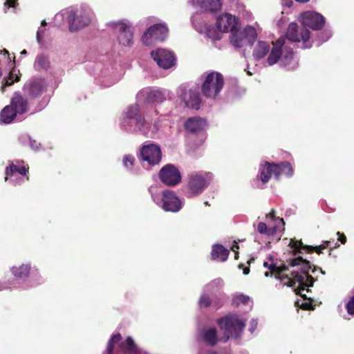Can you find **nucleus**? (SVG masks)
Wrapping results in <instances>:
<instances>
[{
    "mask_svg": "<svg viewBox=\"0 0 354 354\" xmlns=\"http://www.w3.org/2000/svg\"><path fill=\"white\" fill-rule=\"evenodd\" d=\"M290 42H301L300 47L304 49L311 48L312 41L310 39L309 30L303 27L299 31L297 24L290 23L286 37H281L275 42H272L273 46L266 59L269 66L275 64L281 59V66L288 70L297 68L298 63L294 59L292 48L288 46Z\"/></svg>",
    "mask_w": 354,
    "mask_h": 354,
    "instance_id": "f257e3e1",
    "label": "nucleus"
},
{
    "mask_svg": "<svg viewBox=\"0 0 354 354\" xmlns=\"http://www.w3.org/2000/svg\"><path fill=\"white\" fill-rule=\"evenodd\" d=\"M263 265L271 270V274L274 273L275 278L279 279L284 286L293 288L297 294L301 296V291L313 284L314 279L309 274L311 264L301 257L290 259L288 266H269L268 262H264Z\"/></svg>",
    "mask_w": 354,
    "mask_h": 354,
    "instance_id": "f03ea898",
    "label": "nucleus"
},
{
    "mask_svg": "<svg viewBox=\"0 0 354 354\" xmlns=\"http://www.w3.org/2000/svg\"><path fill=\"white\" fill-rule=\"evenodd\" d=\"M246 319L236 315L232 314L218 320L220 328L223 331V336L218 337L215 328H204L201 337L209 346H214L218 341L227 342L230 337L237 338L240 336L245 326Z\"/></svg>",
    "mask_w": 354,
    "mask_h": 354,
    "instance_id": "7ed1b4c3",
    "label": "nucleus"
},
{
    "mask_svg": "<svg viewBox=\"0 0 354 354\" xmlns=\"http://www.w3.org/2000/svg\"><path fill=\"white\" fill-rule=\"evenodd\" d=\"M189 3L198 10L192 16V24L198 32L202 33L206 29L207 20L221 9V0H190Z\"/></svg>",
    "mask_w": 354,
    "mask_h": 354,
    "instance_id": "20e7f679",
    "label": "nucleus"
},
{
    "mask_svg": "<svg viewBox=\"0 0 354 354\" xmlns=\"http://www.w3.org/2000/svg\"><path fill=\"white\" fill-rule=\"evenodd\" d=\"M55 17H65L69 24L70 31L75 32L91 23L95 19V14L88 5L82 4L75 10H64Z\"/></svg>",
    "mask_w": 354,
    "mask_h": 354,
    "instance_id": "39448f33",
    "label": "nucleus"
},
{
    "mask_svg": "<svg viewBox=\"0 0 354 354\" xmlns=\"http://www.w3.org/2000/svg\"><path fill=\"white\" fill-rule=\"evenodd\" d=\"M216 20V28H210L206 23V29L202 32L205 33L207 37L213 40H218L221 38V32H233L237 26V19L231 14L216 12L213 15Z\"/></svg>",
    "mask_w": 354,
    "mask_h": 354,
    "instance_id": "423d86ee",
    "label": "nucleus"
},
{
    "mask_svg": "<svg viewBox=\"0 0 354 354\" xmlns=\"http://www.w3.org/2000/svg\"><path fill=\"white\" fill-rule=\"evenodd\" d=\"M29 109L27 100L19 93H15L10 104L3 108L1 112V120L5 124L13 121L17 115H22Z\"/></svg>",
    "mask_w": 354,
    "mask_h": 354,
    "instance_id": "0eeeda50",
    "label": "nucleus"
},
{
    "mask_svg": "<svg viewBox=\"0 0 354 354\" xmlns=\"http://www.w3.org/2000/svg\"><path fill=\"white\" fill-rule=\"evenodd\" d=\"M139 113L140 107L138 104L129 106L121 122L122 128L132 133L147 134L148 131L142 127L145 124V118H142Z\"/></svg>",
    "mask_w": 354,
    "mask_h": 354,
    "instance_id": "6e6552de",
    "label": "nucleus"
},
{
    "mask_svg": "<svg viewBox=\"0 0 354 354\" xmlns=\"http://www.w3.org/2000/svg\"><path fill=\"white\" fill-rule=\"evenodd\" d=\"M155 187H151L149 192L155 203L166 212H178L183 207V201L170 190H165L161 194L153 193Z\"/></svg>",
    "mask_w": 354,
    "mask_h": 354,
    "instance_id": "1a4fd4ad",
    "label": "nucleus"
},
{
    "mask_svg": "<svg viewBox=\"0 0 354 354\" xmlns=\"http://www.w3.org/2000/svg\"><path fill=\"white\" fill-rule=\"evenodd\" d=\"M212 179L213 175L210 172L198 171L191 174L187 185V196L191 198L201 194Z\"/></svg>",
    "mask_w": 354,
    "mask_h": 354,
    "instance_id": "9d476101",
    "label": "nucleus"
},
{
    "mask_svg": "<svg viewBox=\"0 0 354 354\" xmlns=\"http://www.w3.org/2000/svg\"><path fill=\"white\" fill-rule=\"evenodd\" d=\"M224 85L223 75L218 72L207 75L202 85L203 94L209 98L215 99L221 93Z\"/></svg>",
    "mask_w": 354,
    "mask_h": 354,
    "instance_id": "9b49d317",
    "label": "nucleus"
},
{
    "mask_svg": "<svg viewBox=\"0 0 354 354\" xmlns=\"http://www.w3.org/2000/svg\"><path fill=\"white\" fill-rule=\"evenodd\" d=\"M257 37L256 29L248 26L242 30H234L230 37L231 44L237 48L246 45L252 46Z\"/></svg>",
    "mask_w": 354,
    "mask_h": 354,
    "instance_id": "f8f14e48",
    "label": "nucleus"
},
{
    "mask_svg": "<svg viewBox=\"0 0 354 354\" xmlns=\"http://www.w3.org/2000/svg\"><path fill=\"white\" fill-rule=\"evenodd\" d=\"M266 223L260 222L257 225V230L261 234L273 235L281 231V228L285 225L283 219L276 216L274 210L266 215Z\"/></svg>",
    "mask_w": 354,
    "mask_h": 354,
    "instance_id": "ddd939ff",
    "label": "nucleus"
},
{
    "mask_svg": "<svg viewBox=\"0 0 354 354\" xmlns=\"http://www.w3.org/2000/svg\"><path fill=\"white\" fill-rule=\"evenodd\" d=\"M112 26L120 44L124 46L133 44V30L128 21L113 22Z\"/></svg>",
    "mask_w": 354,
    "mask_h": 354,
    "instance_id": "4468645a",
    "label": "nucleus"
},
{
    "mask_svg": "<svg viewBox=\"0 0 354 354\" xmlns=\"http://www.w3.org/2000/svg\"><path fill=\"white\" fill-rule=\"evenodd\" d=\"M178 97L189 108L198 109L201 100L200 94L196 88L187 85H181L178 90Z\"/></svg>",
    "mask_w": 354,
    "mask_h": 354,
    "instance_id": "2eb2a0df",
    "label": "nucleus"
},
{
    "mask_svg": "<svg viewBox=\"0 0 354 354\" xmlns=\"http://www.w3.org/2000/svg\"><path fill=\"white\" fill-rule=\"evenodd\" d=\"M161 160V150L155 144L148 143L144 145L140 149V161L145 167V163L149 166L158 165Z\"/></svg>",
    "mask_w": 354,
    "mask_h": 354,
    "instance_id": "dca6fc26",
    "label": "nucleus"
},
{
    "mask_svg": "<svg viewBox=\"0 0 354 354\" xmlns=\"http://www.w3.org/2000/svg\"><path fill=\"white\" fill-rule=\"evenodd\" d=\"M168 29L165 24H157L150 26L143 34L142 41L146 46L154 41H162L167 36Z\"/></svg>",
    "mask_w": 354,
    "mask_h": 354,
    "instance_id": "f3484780",
    "label": "nucleus"
},
{
    "mask_svg": "<svg viewBox=\"0 0 354 354\" xmlns=\"http://www.w3.org/2000/svg\"><path fill=\"white\" fill-rule=\"evenodd\" d=\"M19 161H16V164L12 162L6 169V180H9L14 185L23 183L28 171V168L24 165H19Z\"/></svg>",
    "mask_w": 354,
    "mask_h": 354,
    "instance_id": "a211bd4d",
    "label": "nucleus"
},
{
    "mask_svg": "<svg viewBox=\"0 0 354 354\" xmlns=\"http://www.w3.org/2000/svg\"><path fill=\"white\" fill-rule=\"evenodd\" d=\"M151 55L158 66L163 69H169L176 64V57L174 54L167 49L158 48L152 50Z\"/></svg>",
    "mask_w": 354,
    "mask_h": 354,
    "instance_id": "6ab92c4d",
    "label": "nucleus"
},
{
    "mask_svg": "<svg viewBox=\"0 0 354 354\" xmlns=\"http://www.w3.org/2000/svg\"><path fill=\"white\" fill-rule=\"evenodd\" d=\"M159 177L161 181L169 186H174L181 181L179 170L173 165H167L160 171Z\"/></svg>",
    "mask_w": 354,
    "mask_h": 354,
    "instance_id": "aec40b11",
    "label": "nucleus"
},
{
    "mask_svg": "<svg viewBox=\"0 0 354 354\" xmlns=\"http://www.w3.org/2000/svg\"><path fill=\"white\" fill-rule=\"evenodd\" d=\"M46 87V84L44 79L33 77L24 85L23 91L28 97L34 99L41 95Z\"/></svg>",
    "mask_w": 354,
    "mask_h": 354,
    "instance_id": "412c9836",
    "label": "nucleus"
},
{
    "mask_svg": "<svg viewBox=\"0 0 354 354\" xmlns=\"http://www.w3.org/2000/svg\"><path fill=\"white\" fill-rule=\"evenodd\" d=\"M300 21L304 26L314 30L322 28L325 24L324 17L321 14L313 11H306L301 13Z\"/></svg>",
    "mask_w": 354,
    "mask_h": 354,
    "instance_id": "4be33fe9",
    "label": "nucleus"
},
{
    "mask_svg": "<svg viewBox=\"0 0 354 354\" xmlns=\"http://www.w3.org/2000/svg\"><path fill=\"white\" fill-rule=\"evenodd\" d=\"M223 285V281L221 279H215L207 283L203 290V292L212 295L214 298L219 297L220 301L218 304L214 303V305L217 308L223 304V300L225 297L223 293L221 291Z\"/></svg>",
    "mask_w": 354,
    "mask_h": 354,
    "instance_id": "5701e85b",
    "label": "nucleus"
},
{
    "mask_svg": "<svg viewBox=\"0 0 354 354\" xmlns=\"http://www.w3.org/2000/svg\"><path fill=\"white\" fill-rule=\"evenodd\" d=\"M207 122L200 117H193L189 118L185 124V129L190 133H198L206 129Z\"/></svg>",
    "mask_w": 354,
    "mask_h": 354,
    "instance_id": "b1692460",
    "label": "nucleus"
},
{
    "mask_svg": "<svg viewBox=\"0 0 354 354\" xmlns=\"http://www.w3.org/2000/svg\"><path fill=\"white\" fill-rule=\"evenodd\" d=\"M272 48L270 43L266 41H258L257 44L254 46L252 50V56L254 59L260 60L265 57L266 55L270 53Z\"/></svg>",
    "mask_w": 354,
    "mask_h": 354,
    "instance_id": "393cba45",
    "label": "nucleus"
},
{
    "mask_svg": "<svg viewBox=\"0 0 354 354\" xmlns=\"http://www.w3.org/2000/svg\"><path fill=\"white\" fill-rule=\"evenodd\" d=\"M274 165L275 164H270L268 162H266L264 166H261L260 178L261 180L263 183H268L272 174L274 176V178H276L277 167H275Z\"/></svg>",
    "mask_w": 354,
    "mask_h": 354,
    "instance_id": "a878e982",
    "label": "nucleus"
},
{
    "mask_svg": "<svg viewBox=\"0 0 354 354\" xmlns=\"http://www.w3.org/2000/svg\"><path fill=\"white\" fill-rule=\"evenodd\" d=\"M230 252L222 245L216 244L212 248V257L213 259L225 261L227 259Z\"/></svg>",
    "mask_w": 354,
    "mask_h": 354,
    "instance_id": "bb28decb",
    "label": "nucleus"
},
{
    "mask_svg": "<svg viewBox=\"0 0 354 354\" xmlns=\"http://www.w3.org/2000/svg\"><path fill=\"white\" fill-rule=\"evenodd\" d=\"M121 351L124 354H136L139 352L138 346L131 337H128L125 344H120Z\"/></svg>",
    "mask_w": 354,
    "mask_h": 354,
    "instance_id": "cd10ccee",
    "label": "nucleus"
},
{
    "mask_svg": "<svg viewBox=\"0 0 354 354\" xmlns=\"http://www.w3.org/2000/svg\"><path fill=\"white\" fill-rule=\"evenodd\" d=\"M277 167L276 179H279L280 175L285 174L290 176L293 174V169L289 162H283L279 164L274 165Z\"/></svg>",
    "mask_w": 354,
    "mask_h": 354,
    "instance_id": "c85d7f7f",
    "label": "nucleus"
},
{
    "mask_svg": "<svg viewBox=\"0 0 354 354\" xmlns=\"http://www.w3.org/2000/svg\"><path fill=\"white\" fill-rule=\"evenodd\" d=\"M147 95L149 100L153 102H160L165 100V95L162 92L158 89L151 90L149 92L148 91H142L139 96L140 95Z\"/></svg>",
    "mask_w": 354,
    "mask_h": 354,
    "instance_id": "c756f323",
    "label": "nucleus"
},
{
    "mask_svg": "<svg viewBox=\"0 0 354 354\" xmlns=\"http://www.w3.org/2000/svg\"><path fill=\"white\" fill-rule=\"evenodd\" d=\"M49 59L44 55H39L37 56L34 67L37 71L46 70L49 67Z\"/></svg>",
    "mask_w": 354,
    "mask_h": 354,
    "instance_id": "7c9ffc66",
    "label": "nucleus"
},
{
    "mask_svg": "<svg viewBox=\"0 0 354 354\" xmlns=\"http://www.w3.org/2000/svg\"><path fill=\"white\" fill-rule=\"evenodd\" d=\"M30 269V266L29 264H23L19 267H12L11 270L15 277L24 278L28 276Z\"/></svg>",
    "mask_w": 354,
    "mask_h": 354,
    "instance_id": "2f4dec72",
    "label": "nucleus"
},
{
    "mask_svg": "<svg viewBox=\"0 0 354 354\" xmlns=\"http://www.w3.org/2000/svg\"><path fill=\"white\" fill-rule=\"evenodd\" d=\"M19 78L20 75L17 73V71L15 69L12 70L1 85L2 91H4L6 86L12 85L15 82H18Z\"/></svg>",
    "mask_w": 354,
    "mask_h": 354,
    "instance_id": "473e14b6",
    "label": "nucleus"
},
{
    "mask_svg": "<svg viewBox=\"0 0 354 354\" xmlns=\"http://www.w3.org/2000/svg\"><path fill=\"white\" fill-rule=\"evenodd\" d=\"M142 127L148 131V133L142 134L143 136L149 138H154L160 129V124L158 122H155L153 126L150 127L149 124L145 119V124Z\"/></svg>",
    "mask_w": 354,
    "mask_h": 354,
    "instance_id": "72a5a7b5",
    "label": "nucleus"
},
{
    "mask_svg": "<svg viewBox=\"0 0 354 354\" xmlns=\"http://www.w3.org/2000/svg\"><path fill=\"white\" fill-rule=\"evenodd\" d=\"M233 304L236 306H239L241 304H243L244 305L251 306L252 301L248 296L243 294H239L234 296Z\"/></svg>",
    "mask_w": 354,
    "mask_h": 354,
    "instance_id": "f704fd0d",
    "label": "nucleus"
},
{
    "mask_svg": "<svg viewBox=\"0 0 354 354\" xmlns=\"http://www.w3.org/2000/svg\"><path fill=\"white\" fill-rule=\"evenodd\" d=\"M288 245L292 248V252L295 254L302 253V250H309L310 248H313L312 247L303 245V243L301 241H294L293 239H290Z\"/></svg>",
    "mask_w": 354,
    "mask_h": 354,
    "instance_id": "c9c22d12",
    "label": "nucleus"
},
{
    "mask_svg": "<svg viewBox=\"0 0 354 354\" xmlns=\"http://www.w3.org/2000/svg\"><path fill=\"white\" fill-rule=\"evenodd\" d=\"M46 25V21H42L41 26L39 27L37 32V40L40 46H43L45 43L46 30L45 26Z\"/></svg>",
    "mask_w": 354,
    "mask_h": 354,
    "instance_id": "e433bc0d",
    "label": "nucleus"
},
{
    "mask_svg": "<svg viewBox=\"0 0 354 354\" xmlns=\"http://www.w3.org/2000/svg\"><path fill=\"white\" fill-rule=\"evenodd\" d=\"M122 338V336L120 334H115L113 335L111 338L109 339L106 348V351L104 354H113V347L119 344Z\"/></svg>",
    "mask_w": 354,
    "mask_h": 354,
    "instance_id": "4c0bfd02",
    "label": "nucleus"
},
{
    "mask_svg": "<svg viewBox=\"0 0 354 354\" xmlns=\"http://www.w3.org/2000/svg\"><path fill=\"white\" fill-rule=\"evenodd\" d=\"M135 158L132 155H125L122 158L123 166L130 171H133V166L135 164Z\"/></svg>",
    "mask_w": 354,
    "mask_h": 354,
    "instance_id": "58836bf2",
    "label": "nucleus"
},
{
    "mask_svg": "<svg viewBox=\"0 0 354 354\" xmlns=\"http://www.w3.org/2000/svg\"><path fill=\"white\" fill-rule=\"evenodd\" d=\"M210 295L203 291L198 300V306L200 308H207L212 304V300L209 297Z\"/></svg>",
    "mask_w": 354,
    "mask_h": 354,
    "instance_id": "ea45409f",
    "label": "nucleus"
},
{
    "mask_svg": "<svg viewBox=\"0 0 354 354\" xmlns=\"http://www.w3.org/2000/svg\"><path fill=\"white\" fill-rule=\"evenodd\" d=\"M331 35L332 34L330 30H325L324 32H322L320 36H319V41L318 42V45H320L322 43L329 39Z\"/></svg>",
    "mask_w": 354,
    "mask_h": 354,
    "instance_id": "a19ab883",
    "label": "nucleus"
},
{
    "mask_svg": "<svg viewBox=\"0 0 354 354\" xmlns=\"http://www.w3.org/2000/svg\"><path fill=\"white\" fill-rule=\"evenodd\" d=\"M348 314L354 315V295L351 298L346 306Z\"/></svg>",
    "mask_w": 354,
    "mask_h": 354,
    "instance_id": "79ce46f5",
    "label": "nucleus"
},
{
    "mask_svg": "<svg viewBox=\"0 0 354 354\" xmlns=\"http://www.w3.org/2000/svg\"><path fill=\"white\" fill-rule=\"evenodd\" d=\"M257 320L253 319L250 321L249 330L251 333H254L257 328Z\"/></svg>",
    "mask_w": 354,
    "mask_h": 354,
    "instance_id": "37998d69",
    "label": "nucleus"
},
{
    "mask_svg": "<svg viewBox=\"0 0 354 354\" xmlns=\"http://www.w3.org/2000/svg\"><path fill=\"white\" fill-rule=\"evenodd\" d=\"M17 0H6L4 3V7L6 9L15 7Z\"/></svg>",
    "mask_w": 354,
    "mask_h": 354,
    "instance_id": "c03bdc74",
    "label": "nucleus"
},
{
    "mask_svg": "<svg viewBox=\"0 0 354 354\" xmlns=\"http://www.w3.org/2000/svg\"><path fill=\"white\" fill-rule=\"evenodd\" d=\"M29 142L30 146L32 149L36 150L39 148V144H38L36 140L30 138Z\"/></svg>",
    "mask_w": 354,
    "mask_h": 354,
    "instance_id": "a18cd8bd",
    "label": "nucleus"
},
{
    "mask_svg": "<svg viewBox=\"0 0 354 354\" xmlns=\"http://www.w3.org/2000/svg\"><path fill=\"white\" fill-rule=\"evenodd\" d=\"M337 234L339 236V241L342 243L344 244L346 241V237L344 234H341L339 232L337 233Z\"/></svg>",
    "mask_w": 354,
    "mask_h": 354,
    "instance_id": "49530a36",
    "label": "nucleus"
},
{
    "mask_svg": "<svg viewBox=\"0 0 354 354\" xmlns=\"http://www.w3.org/2000/svg\"><path fill=\"white\" fill-rule=\"evenodd\" d=\"M293 2L292 0H283L282 5L283 6H286L288 8H290L292 5Z\"/></svg>",
    "mask_w": 354,
    "mask_h": 354,
    "instance_id": "de8ad7c7",
    "label": "nucleus"
},
{
    "mask_svg": "<svg viewBox=\"0 0 354 354\" xmlns=\"http://www.w3.org/2000/svg\"><path fill=\"white\" fill-rule=\"evenodd\" d=\"M239 249V246L236 243H235L231 248V250L236 253L235 258H238V252H236V250Z\"/></svg>",
    "mask_w": 354,
    "mask_h": 354,
    "instance_id": "09e8293b",
    "label": "nucleus"
},
{
    "mask_svg": "<svg viewBox=\"0 0 354 354\" xmlns=\"http://www.w3.org/2000/svg\"><path fill=\"white\" fill-rule=\"evenodd\" d=\"M198 354H216V353L212 350H208V351L201 350L198 352Z\"/></svg>",
    "mask_w": 354,
    "mask_h": 354,
    "instance_id": "8fccbe9b",
    "label": "nucleus"
},
{
    "mask_svg": "<svg viewBox=\"0 0 354 354\" xmlns=\"http://www.w3.org/2000/svg\"><path fill=\"white\" fill-rule=\"evenodd\" d=\"M329 243H330L329 241H326L324 242L323 244L319 245V248L321 249H325L326 248H327L328 246Z\"/></svg>",
    "mask_w": 354,
    "mask_h": 354,
    "instance_id": "3c124183",
    "label": "nucleus"
},
{
    "mask_svg": "<svg viewBox=\"0 0 354 354\" xmlns=\"http://www.w3.org/2000/svg\"><path fill=\"white\" fill-rule=\"evenodd\" d=\"M243 274H249V272H250V268H245V267H244V268H243Z\"/></svg>",
    "mask_w": 354,
    "mask_h": 354,
    "instance_id": "603ef678",
    "label": "nucleus"
},
{
    "mask_svg": "<svg viewBox=\"0 0 354 354\" xmlns=\"http://www.w3.org/2000/svg\"><path fill=\"white\" fill-rule=\"evenodd\" d=\"M315 252L318 254H320L322 252V250L319 246H316L315 248H313Z\"/></svg>",
    "mask_w": 354,
    "mask_h": 354,
    "instance_id": "864d4df0",
    "label": "nucleus"
},
{
    "mask_svg": "<svg viewBox=\"0 0 354 354\" xmlns=\"http://www.w3.org/2000/svg\"><path fill=\"white\" fill-rule=\"evenodd\" d=\"M37 279L38 280V281H37L35 284H39V283H41V281H42V279H41V277L40 276H39V277L37 278Z\"/></svg>",
    "mask_w": 354,
    "mask_h": 354,
    "instance_id": "5fc2aeb1",
    "label": "nucleus"
},
{
    "mask_svg": "<svg viewBox=\"0 0 354 354\" xmlns=\"http://www.w3.org/2000/svg\"><path fill=\"white\" fill-rule=\"evenodd\" d=\"M6 288H7V286L0 283V290H2L3 289H4Z\"/></svg>",
    "mask_w": 354,
    "mask_h": 354,
    "instance_id": "6e6d98bb",
    "label": "nucleus"
},
{
    "mask_svg": "<svg viewBox=\"0 0 354 354\" xmlns=\"http://www.w3.org/2000/svg\"><path fill=\"white\" fill-rule=\"evenodd\" d=\"M2 53H3V55H8V51L6 49H3L2 50Z\"/></svg>",
    "mask_w": 354,
    "mask_h": 354,
    "instance_id": "4d7b16f0",
    "label": "nucleus"
},
{
    "mask_svg": "<svg viewBox=\"0 0 354 354\" xmlns=\"http://www.w3.org/2000/svg\"><path fill=\"white\" fill-rule=\"evenodd\" d=\"M302 306L304 308H308V304L307 303H305V304H302Z\"/></svg>",
    "mask_w": 354,
    "mask_h": 354,
    "instance_id": "13d9d810",
    "label": "nucleus"
},
{
    "mask_svg": "<svg viewBox=\"0 0 354 354\" xmlns=\"http://www.w3.org/2000/svg\"><path fill=\"white\" fill-rule=\"evenodd\" d=\"M22 55H26L27 54V51L26 50H24L21 51V53Z\"/></svg>",
    "mask_w": 354,
    "mask_h": 354,
    "instance_id": "bf43d9fd",
    "label": "nucleus"
},
{
    "mask_svg": "<svg viewBox=\"0 0 354 354\" xmlns=\"http://www.w3.org/2000/svg\"><path fill=\"white\" fill-rule=\"evenodd\" d=\"M265 276H266V277H268V276H270V273H269V272H266V273H265Z\"/></svg>",
    "mask_w": 354,
    "mask_h": 354,
    "instance_id": "052dcab7",
    "label": "nucleus"
},
{
    "mask_svg": "<svg viewBox=\"0 0 354 354\" xmlns=\"http://www.w3.org/2000/svg\"><path fill=\"white\" fill-rule=\"evenodd\" d=\"M319 270H320V272H321V273H322V274H325V272H324V271H323L322 269H319Z\"/></svg>",
    "mask_w": 354,
    "mask_h": 354,
    "instance_id": "680f3d73",
    "label": "nucleus"
},
{
    "mask_svg": "<svg viewBox=\"0 0 354 354\" xmlns=\"http://www.w3.org/2000/svg\"><path fill=\"white\" fill-rule=\"evenodd\" d=\"M247 73H248V75H252V73H251L250 71H247Z\"/></svg>",
    "mask_w": 354,
    "mask_h": 354,
    "instance_id": "e2e57ef3",
    "label": "nucleus"
},
{
    "mask_svg": "<svg viewBox=\"0 0 354 354\" xmlns=\"http://www.w3.org/2000/svg\"><path fill=\"white\" fill-rule=\"evenodd\" d=\"M274 224H277V223H274L273 221H271V225H274Z\"/></svg>",
    "mask_w": 354,
    "mask_h": 354,
    "instance_id": "0e129e2a",
    "label": "nucleus"
},
{
    "mask_svg": "<svg viewBox=\"0 0 354 354\" xmlns=\"http://www.w3.org/2000/svg\"><path fill=\"white\" fill-rule=\"evenodd\" d=\"M205 204L207 205H209L207 201L205 202Z\"/></svg>",
    "mask_w": 354,
    "mask_h": 354,
    "instance_id": "69168bd1",
    "label": "nucleus"
},
{
    "mask_svg": "<svg viewBox=\"0 0 354 354\" xmlns=\"http://www.w3.org/2000/svg\"><path fill=\"white\" fill-rule=\"evenodd\" d=\"M1 75H2V73H1V71H0V77L1 76Z\"/></svg>",
    "mask_w": 354,
    "mask_h": 354,
    "instance_id": "338daca9",
    "label": "nucleus"
}]
</instances>
